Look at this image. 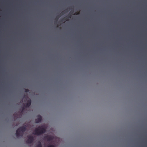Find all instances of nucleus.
<instances>
[{"mask_svg":"<svg viewBox=\"0 0 147 147\" xmlns=\"http://www.w3.org/2000/svg\"><path fill=\"white\" fill-rule=\"evenodd\" d=\"M36 147H42L41 144L40 142L36 146Z\"/></svg>","mask_w":147,"mask_h":147,"instance_id":"8","label":"nucleus"},{"mask_svg":"<svg viewBox=\"0 0 147 147\" xmlns=\"http://www.w3.org/2000/svg\"><path fill=\"white\" fill-rule=\"evenodd\" d=\"M18 124H16V125H15V126H18Z\"/></svg>","mask_w":147,"mask_h":147,"instance_id":"13","label":"nucleus"},{"mask_svg":"<svg viewBox=\"0 0 147 147\" xmlns=\"http://www.w3.org/2000/svg\"><path fill=\"white\" fill-rule=\"evenodd\" d=\"M44 139L47 140L48 141H50L53 139V138L51 136L47 135L45 136L44 138Z\"/></svg>","mask_w":147,"mask_h":147,"instance_id":"4","label":"nucleus"},{"mask_svg":"<svg viewBox=\"0 0 147 147\" xmlns=\"http://www.w3.org/2000/svg\"><path fill=\"white\" fill-rule=\"evenodd\" d=\"M26 130V127L23 126L18 128L16 130V136L18 138L20 136L22 137L23 136L24 132Z\"/></svg>","mask_w":147,"mask_h":147,"instance_id":"2","label":"nucleus"},{"mask_svg":"<svg viewBox=\"0 0 147 147\" xmlns=\"http://www.w3.org/2000/svg\"><path fill=\"white\" fill-rule=\"evenodd\" d=\"M67 10H65L64 11H62L60 14V16H58L56 18V20H58L59 18L61 16L63 15V14H64L65 13H66L67 12Z\"/></svg>","mask_w":147,"mask_h":147,"instance_id":"7","label":"nucleus"},{"mask_svg":"<svg viewBox=\"0 0 147 147\" xmlns=\"http://www.w3.org/2000/svg\"><path fill=\"white\" fill-rule=\"evenodd\" d=\"M73 13V12H71V11L70 12V13Z\"/></svg>","mask_w":147,"mask_h":147,"instance_id":"14","label":"nucleus"},{"mask_svg":"<svg viewBox=\"0 0 147 147\" xmlns=\"http://www.w3.org/2000/svg\"><path fill=\"white\" fill-rule=\"evenodd\" d=\"M31 100L29 99L28 100L27 103L24 105V107H25L28 108L31 105Z\"/></svg>","mask_w":147,"mask_h":147,"instance_id":"5","label":"nucleus"},{"mask_svg":"<svg viewBox=\"0 0 147 147\" xmlns=\"http://www.w3.org/2000/svg\"><path fill=\"white\" fill-rule=\"evenodd\" d=\"M28 139L26 141V142L27 144H31L34 140V137L30 135L28 136Z\"/></svg>","mask_w":147,"mask_h":147,"instance_id":"3","label":"nucleus"},{"mask_svg":"<svg viewBox=\"0 0 147 147\" xmlns=\"http://www.w3.org/2000/svg\"><path fill=\"white\" fill-rule=\"evenodd\" d=\"M24 91L25 92H28L29 91V90L28 89H24Z\"/></svg>","mask_w":147,"mask_h":147,"instance_id":"10","label":"nucleus"},{"mask_svg":"<svg viewBox=\"0 0 147 147\" xmlns=\"http://www.w3.org/2000/svg\"><path fill=\"white\" fill-rule=\"evenodd\" d=\"M70 18V16H69L68 17H66L65 18H63V19L61 20V22H63V21L64 20H66L68 18Z\"/></svg>","mask_w":147,"mask_h":147,"instance_id":"9","label":"nucleus"},{"mask_svg":"<svg viewBox=\"0 0 147 147\" xmlns=\"http://www.w3.org/2000/svg\"><path fill=\"white\" fill-rule=\"evenodd\" d=\"M38 118L35 119V121L36 123H38L40 122L42 119V118L40 115H38Z\"/></svg>","mask_w":147,"mask_h":147,"instance_id":"6","label":"nucleus"},{"mask_svg":"<svg viewBox=\"0 0 147 147\" xmlns=\"http://www.w3.org/2000/svg\"><path fill=\"white\" fill-rule=\"evenodd\" d=\"M24 109V108H23V109H22V111L21 112V113H22V112L23 111V110Z\"/></svg>","mask_w":147,"mask_h":147,"instance_id":"12","label":"nucleus"},{"mask_svg":"<svg viewBox=\"0 0 147 147\" xmlns=\"http://www.w3.org/2000/svg\"><path fill=\"white\" fill-rule=\"evenodd\" d=\"M46 131L45 128L43 126H39L35 129L34 132V134L37 136L41 135Z\"/></svg>","mask_w":147,"mask_h":147,"instance_id":"1","label":"nucleus"},{"mask_svg":"<svg viewBox=\"0 0 147 147\" xmlns=\"http://www.w3.org/2000/svg\"><path fill=\"white\" fill-rule=\"evenodd\" d=\"M47 147H55L53 145H51L48 146Z\"/></svg>","mask_w":147,"mask_h":147,"instance_id":"11","label":"nucleus"}]
</instances>
